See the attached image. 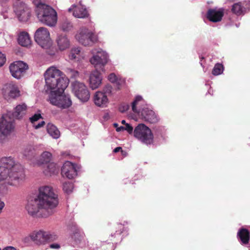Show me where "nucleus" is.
<instances>
[{
    "instance_id": "nucleus-1",
    "label": "nucleus",
    "mask_w": 250,
    "mask_h": 250,
    "mask_svg": "<svg viewBox=\"0 0 250 250\" xmlns=\"http://www.w3.org/2000/svg\"><path fill=\"white\" fill-rule=\"evenodd\" d=\"M44 78L47 89L51 90L49 96L50 103L62 109L69 107L72 105L70 96L62 94L68 85V79L62 72L54 66L46 70Z\"/></svg>"
},
{
    "instance_id": "nucleus-2",
    "label": "nucleus",
    "mask_w": 250,
    "mask_h": 250,
    "mask_svg": "<svg viewBox=\"0 0 250 250\" xmlns=\"http://www.w3.org/2000/svg\"><path fill=\"white\" fill-rule=\"evenodd\" d=\"M0 166L11 173L9 183L11 186L18 188L23 183L25 176L23 167L13 157H2L0 159Z\"/></svg>"
},
{
    "instance_id": "nucleus-3",
    "label": "nucleus",
    "mask_w": 250,
    "mask_h": 250,
    "mask_svg": "<svg viewBox=\"0 0 250 250\" xmlns=\"http://www.w3.org/2000/svg\"><path fill=\"white\" fill-rule=\"evenodd\" d=\"M25 209L29 215L33 217L39 216L47 217L53 214L35 195L27 196Z\"/></svg>"
},
{
    "instance_id": "nucleus-4",
    "label": "nucleus",
    "mask_w": 250,
    "mask_h": 250,
    "mask_svg": "<svg viewBox=\"0 0 250 250\" xmlns=\"http://www.w3.org/2000/svg\"><path fill=\"white\" fill-rule=\"evenodd\" d=\"M35 196L47 207L50 211L53 214L56 212L59 203L58 196L51 186L44 185L40 187L38 193Z\"/></svg>"
},
{
    "instance_id": "nucleus-5",
    "label": "nucleus",
    "mask_w": 250,
    "mask_h": 250,
    "mask_svg": "<svg viewBox=\"0 0 250 250\" xmlns=\"http://www.w3.org/2000/svg\"><path fill=\"white\" fill-rule=\"evenodd\" d=\"M39 21L47 26L53 27L57 22V13L51 6L44 3H39L36 10Z\"/></svg>"
},
{
    "instance_id": "nucleus-6",
    "label": "nucleus",
    "mask_w": 250,
    "mask_h": 250,
    "mask_svg": "<svg viewBox=\"0 0 250 250\" xmlns=\"http://www.w3.org/2000/svg\"><path fill=\"white\" fill-rule=\"evenodd\" d=\"M14 119L11 116V111L3 114L0 119V144H3L8 140V136L14 129Z\"/></svg>"
},
{
    "instance_id": "nucleus-7",
    "label": "nucleus",
    "mask_w": 250,
    "mask_h": 250,
    "mask_svg": "<svg viewBox=\"0 0 250 250\" xmlns=\"http://www.w3.org/2000/svg\"><path fill=\"white\" fill-rule=\"evenodd\" d=\"M134 137L146 146L153 144L154 135L151 130L144 124H138L134 128Z\"/></svg>"
},
{
    "instance_id": "nucleus-8",
    "label": "nucleus",
    "mask_w": 250,
    "mask_h": 250,
    "mask_svg": "<svg viewBox=\"0 0 250 250\" xmlns=\"http://www.w3.org/2000/svg\"><path fill=\"white\" fill-rule=\"evenodd\" d=\"M92 55L89 59V62L96 69L98 68L104 69V66L109 60L108 53L101 48H94L90 51Z\"/></svg>"
},
{
    "instance_id": "nucleus-9",
    "label": "nucleus",
    "mask_w": 250,
    "mask_h": 250,
    "mask_svg": "<svg viewBox=\"0 0 250 250\" xmlns=\"http://www.w3.org/2000/svg\"><path fill=\"white\" fill-rule=\"evenodd\" d=\"M76 40L84 46H91L96 42L98 38L94 33L85 27H81L75 35Z\"/></svg>"
},
{
    "instance_id": "nucleus-10",
    "label": "nucleus",
    "mask_w": 250,
    "mask_h": 250,
    "mask_svg": "<svg viewBox=\"0 0 250 250\" xmlns=\"http://www.w3.org/2000/svg\"><path fill=\"white\" fill-rule=\"evenodd\" d=\"M72 91L75 96L82 102H87L90 98V93L86 86L77 81L72 82Z\"/></svg>"
},
{
    "instance_id": "nucleus-11",
    "label": "nucleus",
    "mask_w": 250,
    "mask_h": 250,
    "mask_svg": "<svg viewBox=\"0 0 250 250\" xmlns=\"http://www.w3.org/2000/svg\"><path fill=\"white\" fill-rule=\"evenodd\" d=\"M35 40L42 47L48 48L51 44L50 34L47 28H39L35 33Z\"/></svg>"
},
{
    "instance_id": "nucleus-12",
    "label": "nucleus",
    "mask_w": 250,
    "mask_h": 250,
    "mask_svg": "<svg viewBox=\"0 0 250 250\" xmlns=\"http://www.w3.org/2000/svg\"><path fill=\"white\" fill-rule=\"evenodd\" d=\"M2 93L7 100L15 99L21 95L18 85L13 82H10L4 85L2 89Z\"/></svg>"
},
{
    "instance_id": "nucleus-13",
    "label": "nucleus",
    "mask_w": 250,
    "mask_h": 250,
    "mask_svg": "<svg viewBox=\"0 0 250 250\" xmlns=\"http://www.w3.org/2000/svg\"><path fill=\"white\" fill-rule=\"evenodd\" d=\"M79 169V167L77 164L66 161L62 167L61 174L63 177L73 179L77 176Z\"/></svg>"
},
{
    "instance_id": "nucleus-14",
    "label": "nucleus",
    "mask_w": 250,
    "mask_h": 250,
    "mask_svg": "<svg viewBox=\"0 0 250 250\" xmlns=\"http://www.w3.org/2000/svg\"><path fill=\"white\" fill-rule=\"evenodd\" d=\"M129 222L124 221L123 223L118 224L117 230L114 233L110 235V241L116 242V241H121L124 237L128 234L129 228L125 226L128 225Z\"/></svg>"
},
{
    "instance_id": "nucleus-15",
    "label": "nucleus",
    "mask_w": 250,
    "mask_h": 250,
    "mask_svg": "<svg viewBox=\"0 0 250 250\" xmlns=\"http://www.w3.org/2000/svg\"><path fill=\"white\" fill-rule=\"evenodd\" d=\"M139 116L141 119L150 124H156L159 121V118L149 105L145 106Z\"/></svg>"
},
{
    "instance_id": "nucleus-16",
    "label": "nucleus",
    "mask_w": 250,
    "mask_h": 250,
    "mask_svg": "<svg viewBox=\"0 0 250 250\" xmlns=\"http://www.w3.org/2000/svg\"><path fill=\"white\" fill-rule=\"evenodd\" d=\"M28 68V65L22 61H16L11 63L9 69L12 76L17 79H20L23 73Z\"/></svg>"
},
{
    "instance_id": "nucleus-17",
    "label": "nucleus",
    "mask_w": 250,
    "mask_h": 250,
    "mask_svg": "<svg viewBox=\"0 0 250 250\" xmlns=\"http://www.w3.org/2000/svg\"><path fill=\"white\" fill-rule=\"evenodd\" d=\"M14 11L19 20L21 21H26L30 16L31 10L24 3H21L15 5Z\"/></svg>"
},
{
    "instance_id": "nucleus-18",
    "label": "nucleus",
    "mask_w": 250,
    "mask_h": 250,
    "mask_svg": "<svg viewBox=\"0 0 250 250\" xmlns=\"http://www.w3.org/2000/svg\"><path fill=\"white\" fill-rule=\"evenodd\" d=\"M68 11L72 13V15L79 19H85L89 16L88 12L85 6L81 4L72 5L68 9Z\"/></svg>"
},
{
    "instance_id": "nucleus-19",
    "label": "nucleus",
    "mask_w": 250,
    "mask_h": 250,
    "mask_svg": "<svg viewBox=\"0 0 250 250\" xmlns=\"http://www.w3.org/2000/svg\"><path fill=\"white\" fill-rule=\"evenodd\" d=\"M224 15V9L220 8L209 9L206 14V17L209 21L216 23L221 21Z\"/></svg>"
},
{
    "instance_id": "nucleus-20",
    "label": "nucleus",
    "mask_w": 250,
    "mask_h": 250,
    "mask_svg": "<svg viewBox=\"0 0 250 250\" xmlns=\"http://www.w3.org/2000/svg\"><path fill=\"white\" fill-rule=\"evenodd\" d=\"M103 77L101 72L95 69L91 72L89 78V85L92 90H95L100 87L102 84Z\"/></svg>"
},
{
    "instance_id": "nucleus-21",
    "label": "nucleus",
    "mask_w": 250,
    "mask_h": 250,
    "mask_svg": "<svg viewBox=\"0 0 250 250\" xmlns=\"http://www.w3.org/2000/svg\"><path fill=\"white\" fill-rule=\"evenodd\" d=\"M46 236L45 231L42 229L33 231L29 235L31 240L38 245H44L46 243Z\"/></svg>"
},
{
    "instance_id": "nucleus-22",
    "label": "nucleus",
    "mask_w": 250,
    "mask_h": 250,
    "mask_svg": "<svg viewBox=\"0 0 250 250\" xmlns=\"http://www.w3.org/2000/svg\"><path fill=\"white\" fill-rule=\"evenodd\" d=\"M93 101L97 106L102 108L107 107L109 103L108 98L100 90L94 93Z\"/></svg>"
},
{
    "instance_id": "nucleus-23",
    "label": "nucleus",
    "mask_w": 250,
    "mask_h": 250,
    "mask_svg": "<svg viewBox=\"0 0 250 250\" xmlns=\"http://www.w3.org/2000/svg\"><path fill=\"white\" fill-rule=\"evenodd\" d=\"M73 227L74 228H72L71 230L75 231L73 236L75 241L80 248L86 247L88 244V241L85 237L84 234L77 229L76 225H74Z\"/></svg>"
},
{
    "instance_id": "nucleus-24",
    "label": "nucleus",
    "mask_w": 250,
    "mask_h": 250,
    "mask_svg": "<svg viewBox=\"0 0 250 250\" xmlns=\"http://www.w3.org/2000/svg\"><path fill=\"white\" fill-rule=\"evenodd\" d=\"M146 105H148L141 96L137 95L131 103L132 111L138 115L141 113L142 109Z\"/></svg>"
},
{
    "instance_id": "nucleus-25",
    "label": "nucleus",
    "mask_w": 250,
    "mask_h": 250,
    "mask_svg": "<svg viewBox=\"0 0 250 250\" xmlns=\"http://www.w3.org/2000/svg\"><path fill=\"white\" fill-rule=\"evenodd\" d=\"M237 237L241 245H247L250 241V232L246 228H241L238 230Z\"/></svg>"
},
{
    "instance_id": "nucleus-26",
    "label": "nucleus",
    "mask_w": 250,
    "mask_h": 250,
    "mask_svg": "<svg viewBox=\"0 0 250 250\" xmlns=\"http://www.w3.org/2000/svg\"><path fill=\"white\" fill-rule=\"evenodd\" d=\"M58 48L61 51H63L69 48L70 41L67 36L64 34H58L56 40Z\"/></svg>"
},
{
    "instance_id": "nucleus-27",
    "label": "nucleus",
    "mask_w": 250,
    "mask_h": 250,
    "mask_svg": "<svg viewBox=\"0 0 250 250\" xmlns=\"http://www.w3.org/2000/svg\"><path fill=\"white\" fill-rule=\"evenodd\" d=\"M59 168L54 162H50L44 166L43 172L46 176H51L58 173Z\"/></svg>"
},
{
    "instance_id": "nucleus-28",
    "label": "nucleus",
    "mask_w": 250,
    "mask_h": 250,
    "mask_svg": "<svg viewBox=\"0 0 250 250\" xmlns=\"http://www.w3.org/2000/svg\"><path fill=\"white\" fill-rule=\"evenodd\" d=\"M26 105L23 104L18 105L14 109L13 112H11V116L14 119H20L26 113Z\"/></svg>"
},
{
    "instance_id": "nucleus-29",
    "label": "nucleus",
    "mask_w": 250,
    "mask_h": 250,
    "mask_svg": "<svg viewBox=\"0 0 250 250\" xmlns=\"http://www.w3.org/2000/svg\"><path fill=\"white\" fill-rule=\"evenodd\" d=\"M18 41L21 45L25 47L30 45L31 42L28 34L25 32H22L20 33Z\"/></svg>"
},
{
    "instance_id": "nucleus-30",
    "label": "nucleus",
    "mask_w": 250,
    "mask_h": 250,
    "mask_svg": "<svg viewBox=\"0 0 250 250\" xmlns=\"http://www.w3.org/2000/svg\"><path fill=\"white\" fill-rule=\"evenodd\" d=\"M52 154L48 151H44L41 155L40 159L36 162V164L38 166H41L42 165H46L50 162H51Z\"/></svg>"
},
{
    "instance_id": "nucleus-31",
    "label": "nucleus",
    "mask_w": 250,
    "mask_h": 250,
    "mask_svg": "<svg viewBox=\"0 0 250 250\" xmlns=\"http://www.w3.org/2000/svg\"><path fill=\"white\" fill-rule=\"evenodd\" d=\"M48 133L54 139H58L60 136V132L58 128L53 124L48 123L46 126Z\"/></svg>"
},
{
    "instance_id": "nucleus-32",
    "label": "nucleus",
    "mask_w": 250,
    "mask_h": 250,
    "mask_svg": "<svg viewBox=\"0 0 250 250\" xmlns=\"http://www.w3.org/2000/svg\"><path fill=\"white\" fill-rule=\"evenodd\" d=\"M155 139L162 142L166 139V131L163 126H156L154 128Z\"/></svg>"
},
{
    "instance_id": "nucleus-33",
    "label": "nucleus",
    "mask_w": 250,
    "mask_h": 250,
    "mask_svg": "<svg viewBox=\"0 0 250 250\" xmlns=\"http://www.w3.org/2000/svg\"><path fill=\"white\" fill-rule=\"evenodd\" d=\"M10 175L11 173L8 172V170L3 168L0 166V182L4 181L5 184L11 186L9 183Z\"/></svg>"
},
{
    "instance_id": "nucleus-34",
    "label": "nucleus",
    "mask_w": 250,
    "mask_h": 250,
    "mask_svg": "<svg viewBox=\"0 0 250 250\" xmlns=\"http://www.w3.org/2000/svg\"><path fill=\"white\" fill-rule=\"evenodd\" d=\"M60 29L64 32H69L73 28L72 22L67 19H64L60 24Z\"/></svg>"
},
{
    "instance_id": "nucleus-35",
    "label": "nucleus",
    "mask_w": 250,
    "mask_h": 250,
    "mask_svg": "<svg viewBox=\"0 0 250 250\" xmlns=\"http://www.w3.org/2000/svg\"><path fill=\"white\" fill-rule=\"evenodd\" d=\"M23 154L28 160L31 159L35 155V149L32 145L27 146L24 149Z\"/></svg>"
},
{
    "instance_id": "nucleus-36",
    "label": "nucleus",
    "mask_w": 250,
    "mask_h": 250,
    "mask_svg": "<svg viewBox=\"0 0 250 250\" xmlns=\"http://www.w3.org/2000/svg\"><path fill=\"white\" fill-rule=\"evenodd\" d=\"M81 53V48L80 47H73L71 49L69 54V58L71 60H77L79 59V57Z\"/></svg>"
},
{
    "instance_id": "nucleus-37",
    "label": "nucleus",
    "mask_w": 250,
    "mask_h": 250,
    "mask_svg": "<svg viewBox=\"0 0 250 250\" xmlns=\"http://www.w3.org/2000/svg\"><path fill=\"white\" fill-rule=\"evenodd\" d=\"M232 11L237 15L244 14L245 11V8L241 5L240 3H236L232 6Z\"/></svg>"
},
{
    "instance_id": "nucleus-38",
    "label": "nucleus",
    "mask_w": 250,
    "mask_h": 250,
    "mask_svg": "<svg viewBox=\"0 0 250 250\" xmlns=\"http://www.w3.org/2000/svg\"><path fill=\"white\" fill-rule=\"evenodd\" d=\"M74 188L73 183L71 182L66 181L62 183V189L63 191L67 194H70Z\"/></svg>"
},
{
    "instance_id": "nucleus-39",
    "label": "nucleus",
    "mask_w": 250,
    "mask_h": 250,
    "mask_svg": "<svg viewBox=\"0 0 250 250\" xmlns=\"http://www.w3.org/2000/svg\"><path fill=\"white\" fill-rule=\"evenodd\" d=\"M108 80L112 83H117L120 85L124 82V80L117 76L115 73H110L108 76Z\"/></svg>"
},
{
    "instance_id": "nucleus-40",
    "label": "nucleus",
    "mask_w": 250,
    "mask_h": 250,
    "mask_svg": "<svg viewBox=\"0 0 250 250\" xmlns=\"http://www.w3.org/2000/svg\"><path fill=\"white\" fill-rule=\"evenodd\" d=\"M224 71L223 65L221 63L216 64L212 71V74L214 76H217L221 74Z\"/></svg>"
},
{
    "instance_id": "nucleus-41",
    "label": "nucleus",
    "mask_w": 250,
    "mask_h": 250,
    "mask_svg": "<svg viewBox=\"0 0 250 250\" xmlns=\"http://www.w3.org/2000/svg\"><path fill=\"white\" fill-rule=\"evenodd\" d=\"M112 86L110 84H106L104 85L102 90L100 91L108 98V96L112 95Z\"/></svg>"
},
{
    "instance_id": "nucleus-42",
    "label": "nucleus",
    "mask_w": 250,
    "mask_h": 250,
    "mask_svg": "<svg viewBox=\"0 0 250 250\" xmlns=\"http://www.w3.org/2000/svg\"><path fill=\"white\" fill-rule=\"evenodd\" d=\"M45 233L46 234V243L48 242L55 241L58 238V236L54 232L45 231Z\"/></svg>"
},
{
    "instance_id": "nucleus-43",
    "label": "nucleus",
    "mask_w": 250,
    "mask_h": 250,
    "mask_svg": "<svg viewBox=\"0 0 250 250\" xmlns=\"http://www.w3.org/2000/svg\"><path fill=\"white\" fill-rule=\"evenodd\" d=\"M67 73L68 74L70 75V77L71 78H76L79 76V72L77 71H76L75 70H73L71 68L67 69Z\"/></svg>"
},
{
    "instance_id": "nucleus-44",
    "label": "nucleus",
    "mask_w": 250,
    "mask_h": 250,
    "mask_svg": "<svg viewBox=\"0 0 250 250\" xmlns=\"http://www.w3.org/2000/svg\"><path fill=\"white\" fill-rule=\"evenodd\" d=\"M42 116L40 113H35L34 115L29 118L30 122L34 124L36 122L38 121L39 119H42Z\"/></svg>"
},
{
    "instance_id": "nucleus-45",
    "label": "nucleus",
    "mask_w": 250,
    "mask_h": 250,
    "mask_svg": "<svg viewBox=\"0 0 250 250\" xmlns=\"http://www.w3.org/2000/svg\"><path fill=\"white\" fill-rule=\"evenodd\" d=\"M124 129L129 134H133L134 129L132 125L129 124H125L124 125Z\"/></svg>"
},
{
    "instance_id": "nucleus-46",
    "label": "nucleus",
    "mask_w": 250,
    "mask_h": 250,
    "mask_svg": "<svg viewBox=\"0 0 250 250\" xmlns=\"http://www.w3.org/2000/svg\"><path fill=\"white\" fill-rule=\"evenodd\" d=\"M129 108V105L128 104L123 103L121 104L119 106V110L121 112L124 113Z\"/></svg>"
},
{
    "instance_id": "nucleus-47",
    "label": "nucleus",
    "mask_w": 250,
    "mask_h": 250,
    "mask_svg": "<svg viewBox=\"0 0 250 250\" xmlns=\"http://www.w3.org/2000/svg\"><path fill=\"white\" fill-rule=\"evenodd\" d=\"M6 62V56L0 51V67L3 65Z\"/></svg>"
},
{
    "instance_id": "nucleus-48",
    "label": "nucleus",
    "mask_w": 250,
    "mask_h": 250,
    "mask_svg": "<svg viewBox=\"0 0 250 250\" xmlns=\"http://www.w3.org/2000/svg\"><path fill=\"white\" fill-rule=\"evenodd\" d=\"M45 125L44 121H42L39 124L36 125L35 124H34L33 126L35 129H39Z\"/></svg>"
},
{
    "instance_id": "nucleus-49",
    "label": "nucleus",
    "mask_w": 250,
    "mask_h": 250,
    "mask_svg": "<svg viewBox=\"0 0 250 250\" xmlns=\"http://www.w3.org/2000/svg\"><path fill=\"white\" fill-rule=\"evenodd\" d=\"M7 188L5 186L0 185V193L4 194L7 191Z\"/></svg>"
},
{
    "instance_id": "nucleus-50",
    "label": "nucleus",
    "mask_w": 250,
    "mask_h": 250,
    "mask_svg": "<svg viewBox=\"0 0 250 250\" xmlns=\"http://www.w3.org/2000/svg\"><path fill=\"white\" fill-rule=\"evenodd\" d=\"M50 248L52 249L58 250L60 248V245L58 243H53L49 246Z\"/></svg>"
},
{
    "instance_id": "nucleus-51",
    "label": "nucleus",
    "mask_w": 250,
    "mask_h": 250,
    "mask_svg": "<svg viewBox=\"0 0 250 250\" xmlns=\"http://www.w3.org/2000/svg\"><path fill=\"white\" fill-rule=\"evenodd\" d=\"M61 155L63 158H66L70 156V154L69 151H63L61 152Z\"/></svg>"
},
{
    "instance_id": "nucleus-52",
    "label": "nucleus",
    "mask_w": 250,
    "mask_h": 250,
    "mask_svg": "<svg viewBox=\"0 0 250 250\" xmlns=\"http://www.w3.org/2000/svg\"><path fill=\"white\" fill-rule=\"evenodd\" d=\"M0 250H17L15 248L11 246L6 247L3 249L2 250H1L0 248Z\"/></svg>"
},
{
    "instance_id": "nucleus-53",
    "label": "nucleus",
    "mask_w": 250,
    "mask_h": 250,
    "mask_svg": "<svg viewBox=\"0 0 250 250\" xmlns=\"http://www.w3.org/2000/svg\"><path fill=\"white\" fill-rule=\"evenodd\" d=\"M120 151H121L122 152H123V151L122 150V147L120 146L117 147L115 148H114V149L113 150V152L115 153H117V152H119Z\"/></svg>"
},
{
    "instance_id": "nucleus-54",
    "label": "nucleus",
    "mask_w": 250,
    "mask_h": 250,
    "mask_svg": "<svg viewBox=\"0 0 250 250\" xmlns=\"http://www.w3.org/2000/svg\"><path fill=\"white\" fill-rule=\"evenodd\" d=\"M116 131L117 132H120L125 130L124 126H121L120 127H117Z\"/></svg>"
},
{
    "instance_id": "nucleus-55",
    "label": "nucleus",
    "mask_w": 250,
    "mask_h": 250,
    "mask_svg": "<svg viewBox=\"0 0 250 250\" xmlns=\"http://www.w3.org/2000/svg\"><path fill=\"white\" fill-rule=\"evenodd\" d=\"M4 205L5 204L4 202L0 200V212L1 211L2 209L4 208Z\"/></svg>"
},
{
    "instance_id": "nucleus-56",
    "label": "nucleus",
    "mask_w": 250,
    "mask_h": 250,
    "mask_svg": "<svg viewBox=\"0 0 250 250\" xmlns=\"http://www.w3.org/2000/svg\"><path fill=\"white\" fill-rule=\"evenodd\" d=\"M232 18H231L230 19V23L229 24V26H232V25H233V21H232Z\"/></svg>"
},
{
    "instance_id": "nucleus-57",
    "label": "nucleus",
    "mask_w": 250,
    "mask_h": 250,
    "mask_svg": "<svg viewBox=\"0 0 250 250\" xmlns=\"http://www.w3.org/2000/svg\"><path fill=\"white\" fill-rule=\"evenodd\" d=\"M121 123L123 124V125H125L126 123L125 122V120H123L121 121Z\"/></svg>"
},
{
    "instance_id": "nucleus-58",
    "label": "nucleus",
    "mask_w": 250,
    "mask_h": 250,
    "mask_svg": "<svg viewBox=\"0 0 250 250\" xmlns=\"http://www.w3.org/2000/svg\"><path fill=\"white\" fill-rule=\"evenodd\" d=\"M113 125H114V127H115L116 128H117V127H118V124H117V123H114V124H113Z\"/></svg>"
},
{
    "instance_id": "nucleus-59",
    "label": "nucleus",
    "mask_w": 250,
    "mask_h": 250,
    "mask_svg": "<svg viewBox=\"0 0 250 250\" xmlns=\"http://www.w3.org/2000/svg\"><path fill=\"white\" fill-rule=\"evenodd\" d=\"M235 26H236V27H238L239 26V25H240V23H239H239H236L235 24Z\"/></svg>"
},
{
    "instance_id": "nucleus-60",
    "label": "nucleus",
    "mask_w": 250,
    "mask_h": 250,
    "mask_svg": "<svg viewBox=\"0 0 250 250\" xmlns=\"http://www.w3.org/2000/svg\"><path fill=\"white\" fill-rule=\"evenodd\" d=\"M6 0H0V2H3L6 1Z\"/></svg>"
},
{
    "instance_id": "nucleus-61",
    "label": "nucleus",
    "mask_w": 250,
    "mask_h": 250,
    "mask_svg": "<svg viewBox=\"0 0 250 250\" xmlns=\"http://www.w3.org/2000/svg\"><path fill=\"white\" fill-rule=\"evenodd\" d=\"M107 116H108V114H106V116H105V117H104V118H106V117H107Z\"/></svg>"
},
{
    "instance_id": "nucleus-62",
    "label": "nucleus",
    "mask_w": 250,
    "mask_h": 250,
    "mask_svg": "<svg viewBox=\"0 0 250 250\" xmlns=\"http://www.w3.org/2000/svg\"><path fill=\"white\" fill-rule=\"evenodd\" d=\"M107 116H108V114H106V116H105V117H104V118H106V117H107Z\"/></svg>"
},
{
    "instance_id": "nucleus-63",
    "label": "nucleus",
    "mask_w": 250,
    "mask_h": 250,
    "mask_svg": "<svg viewBox=\"0 0 250 250\" xmlns=\"http://www.w3.org/2000/svg\"><path fill=\"white\" fill-rule=\"evenodd\" d=\"M107 116H108V114H106V116H105V117H104V118H106V117H107Z\"/></svg>"
},
{
    "instance_id": "nucleus-64",
    "label": "nucleus",
    "mask_w": 250,
    "mask_h": 250,
    "mask_svg": "<svg viewBox=\"0 0 250 250\" xmlns=\"http://www.w3.org/2000/svg\"><path fill=\"white\" fill-rule=\"evenodd\" d=\"M200 64H201V65H203V64H202V62H200Z\"/></svg>"
}]
</instances>
